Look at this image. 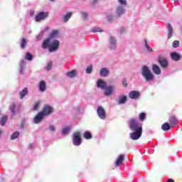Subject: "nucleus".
I'll return each instance as SVG.
<instances>
[{"label": "nucleus", "mask_w": 182, "mask_h": 182, "mask_svg": "<svg viewBox=\"0 0 182 182\" xmlns=\"http://www.w3.org/2000/svg\"><path fill=\"white\" fill-rule=\"evenodd\" d=\"M60 43L56 39H52L50 38H46L43 41L42 44L43 49H48L50 53H53L59 50Z\"/></svg>", "instance_id": "1"}, {"label": "nucleus", "mask_w": 182, "mask_h": 182, "mask_svg": "<svg viewBox=\"0 0 182 182\" xmlns=\"http://www.w3.org/2000/svg\"><path fill=\"white\" fill-rule=\"evenodd\" d=\"M141 73L142 77H144L146 82H150L154 79V75L151 73L150 68H149V66L147 65H144L141 68Z\"/></svg>", "instance_id": "2"}, {"label": "nucleus", "mask_w": 182, "mask_h": 182, "mask_svg": "<svg viewBox=\"0 0 182 182\" xmlns=\"http://www.w3.org/2000/svg\"><path fill=\"white\" fill-rule=\"evenodd\" d=\"M129 126L132 132H143V127L139 126V122L136 119H131L129 122Z\"/></svg>", "instance_id": "3"}, {"label": "nucleus", "mask_w": 182, "mask_h": 182, "mask_svg": "<svg viewBox=\"0 0 182 182\" xmlns=\"http://www.w3.org/2000/svg\"><path fill=\"white\" fill-rule=\"evenodd\" d=\"M73 144L74 146H80L82 144V138H80V132L74 133Z\"/></svg>", "instance_id": "4"}, {"label": "nucleus", "mask_w": 182, "mask_h": 182, "mask_svg": "<svg viewBox=\"0 0 182 182\" xmlns=\"http://www.w3.org/2000/svg\"><path fill=\"white\" fill-rule=\"evenodd\" d=\"M108 42L110 50H115L117 46V40L116 39V38H114L112 36H110Z\"/></svg>", "instance_id": "5"}, {"label": "nucleus", "mask_w": 182, "mask_h": 182, "mask_svg": "<svg viewBox=\"0 0 182 182\" xmlns=\"http://www.w3.org/2000/svg\"><path fill=\"white\" fill-rule=\"evenodd\" d=\"M49 16V13L41 11L38 13L36 17V22H40L41 21H45V19Z\"/></svg>", "instance_id": "6"}, {"label": "nucleus", "mask_w": 182, "mask_h": 182, "mask_svg": "<svg viewBox=\"0 0 182 182\" xmlns=\"http://www.w3.org/2000/svg\"><path fill=\"white\" fill-rule=\"evenodd\" d=\"M158 62L163 69H167L168 68V61H167V59L163 56H159L158 58Z\"/></svg>", "instance_id": "7"}, {"label": "nucleus", "mask_w": 182, "mask_h": 182, "mask_svg": "<svg viewBox=\"0 0 182 182\" xmlns=\"http://www.w3.org/2000/svg\"><path fill=\"white\" fill-rule=\"evenodd\" d=\"M97 114L101 120H106V111L103 107H98L97 109Z\"/></svg>", "instance_id": "8"}, {"label": "nucleus", "mask_w": 182, "mask_h": 182, "mask_svg": "<svg viewBox=\"0 0 182 182\" xmlns=\"http://www.w3.org/2000/svg\"><path fill=\"white\" fill-rule=\"evenodd\" d=\"M133 132L130 133V139L132 140H139L140 137H141V134H143V131H132Z\"/></svg>", "instance_id": "9"}, {"label": "nucleus", "mask_w": 182, "mask_h": 182, "mask_svg": "<svg viewBox=\"0 0 182 182\" xmlns=\"http://www.w3.org/2000/svg\"><path fill=\"white\" fill-rule=\"evenodd\" d=\"M104 95L105 96H110L113 95V92H114V85H109V86H106L105 88L104 89Z\"/></svg>", "instance_id": "10"}, {"label": "nucleus", "mask_w": 182, "mask_h": 182, "mask_svg": "<svg viewBox=\"0 0 182 182\" xmlns=\"http://www.w3.org/2000/svg\"><path fill=\"white\" fill-rule=\"evenodd\" d=\"M45 119V116L42 112H38L34 117L33 122L35 124H39Z\"/></svg>", "instance_id": "11"}, {"label": "nucleus", "mask_w": 182, "mask_h": 182, "mask_svg": "<svg viewBox=\"0 0 182 182\" xmlns=\"http://www.w3.org/2000/svg\"><path fill=\"white\" fill-rule=\"evenodd\" d=\"M41 113H43L44 116H49V114L53 113V107L49 105H46L41 111Z\"/></svg>", "instance_id": "12"}, {"label": "nucleus", "mask_w": 182, "mask_h": 182, "mask_svg": "<svg viewBox=\"0 0 182 182\" xmlns=\"http://www.w3.org/2000/svg\"><path fill=\"white\" fill-rule=\"evenodd\" d=\"M129 97L133 100H139L140 99V92L136 90L131 91L129 93Z\"/></svg>", "instance_id": "13"}, {"label": "nucleus", "mask_w": 182, "mask_h": 182, "mask_svg": "<svg viewBox=\"0 0 182 182\" xmlns=\"http://www.w3.org/2000/svg\"><path fill=\"white\" fill-rule=\"evenodd\" d=\"M107 86V82H106L105 80L102 79H99L97 81V87L98 89H102V90H105Z\"/></svg>", "instance_id": "14"}, {"label": "nucleus", "mask_w": 182, "mask_h": 182, "mask_svg": "<svg viewBox=\"0 0 182 182\" xmlns=\"http://www.w3.org/2000/svg\"><path fill=\"white\" fill-rule=\"evenodd\" d=\"M118 105H126L127 102V96L124 95H121L118 97V99L116 100Z\"/></svg>", "instance_id": "15"}, {"label": "nucleus", "mask_w": 182, "mask_h": 182, "mask_svg": "<svg viewBox=\"0 0 182 182\" xmlns=\"http://www.w3.org/2000/svg\"><path fill=\"white\" fill-rule=\"evenodd\" d=\"M26 69V61L25 60H21L19 63V73L20 75H23V70Z\"/></svg>", "instance_id": "16"}, {"label": "nucleus", "mask_w": 182, "mask_h": 182, "mask_svg": "<svg viewBox=\"0 0 182 182\" xmlns=\"http://www.w3.org/2000/svg\"><path fill=\"white\" fill-rule=\"evenodd\" d=\"M125 11L126 10H124V7H123L122 6H119L116 9L115 14L117 18H120V16H122V15H124Z\"/></svg>", "instance_id": "17"}, {"label": "nucleus", "mask_w": 182, "mask_h": 182, "mask_svg": "<svg viewBox=\"0 0 182 182\" xmlns=\"http://www.w3.org/2000/svg\"><path fill=\"white\" fill-rule=\"evenodd\" d=\"M169 124L171 127H175V126H177V124H178V120L175 116H172L169 118Z\"/></svg>", "instance_id": "18"}, {"label": "nucleus", "mask_w": 182, "mask_h": 182, "mask_svg": "<svg viewBox=\"0 0 182 182\" xmlns=\"http://www.w3.org/2000/svg\"><path fill=\"white\" fill-rule=\"evenodd\" d=\"M110 71L107 68H102L100 71V75L102 77H107Z\"/></svg>", "instance_id": "19"}, {"label": "nucleus", "mask_w": 182, "mask_h": 182, "mask_svg": "<svg viewBox=\"0 0 182 182\" xmlns=\"http://www.w3.org/2000/svg\"><path fill=\"white\" fill-rule=\"evenodd\" d=\"M9 110L11 113V117H15L16 116V104L15 102L10 105Z\"/></svg>", "instance_id": "20"}, {"label": "nucleus", "mask_w": 182, "mask_h": 182, "mask_svg": "<svg viewBox=\"0 0 182 182\" xmlns=\"http://www.w3.org/2000/svg\"><path fill=\"white\" fill-rule=\"evenodd\" d=\"M171 58L175 62H178L181 59V55L178 53L173 52L171 53Z\"/></svg>", "instance_id": "21"}, {"label": "nucleus", "mask_w": 182, "mask_h": 182, "mask_svg": "<svg viewBox=\"0 0 182 182\" xmlns=\"http://www.w3.org/2000/svg\"><path fill=\"white\" fill-rule=\"evenodd\" d=\"M152 70L155 75H161V69L156 64L152 65Z\"/></svg>", "instance_id": "22"}, {"label": "nucleus", "mask_w": 182, "mask_h": 182, "mask_svg": "<svg viewBox=\"0 0 182 182\" xmlns=\"http://www.w3.org/2000/svg\"><path fill=\"white\" fill-rule=\"evenodd\" d=\"M124 160V155L121 154L119 156V157L117 158V161H115V164L117 167H120V166H122V163H123Z\"/></svg>", "instance_id": "23"}, {"label": "nucleus", "mask_w": 182, "mask_h": 182, "mask_svg": "<svg viewBox=\"0 0 182 182\" xmlns=\"http://www.w3.org/2000/svg\"><path fill=\"white\" fill-rule=\"evenodd\" d=\"M167 29H168V39H170V38L173 37V26L171 23H168L167 25Z\"/></svg>", "instance_id": "24"}, {"label": "nucleus", "mask_w": 182, "mask_h": 182, "mask_svg": "<svg viewBox=\"0 0 182 182\" xmlns=\"http://www.w3.org/2000/svg\"><path fill=\"white\" fill-rule=\"evenodd\" d=\"M38 87L40 92H45L46 90V82L44 80L41 81Z\"/></svg>", "instance_id": "25"}, {"label": "nucleus", "mask_w": 182, "mask_h": 182, "mask_svg": "<svg viewBox=\"0 0 182 182\" xmlns=\"http://www.w3.org/2000/svg\"><path fill=\"white\" fill-rule=\"evenodd\" d=\"M28 88L25 87L23 90L19 92V96H20V99L22 100V99H23V97H25V96H26V95H28Z\"/></svg>", "instance_id": "26"}, {"label": "nucleus", "mask_w": 182, "mask_h": 182, "mask_svg": "<svg viewBox=\"0 0 182 182\" xmlns=\"http://www.w3.org/2000/svg\"><path fill=\"white\" fill-rule=\"evenodd\" d=\"M161 129L164 132H168L171 129V126L168 122H166L162 124Z\"/></svg>", "instance_id": "27"}, {"label": "nucleus", "mask_w": 182, "mask_h": 182, "mask_svg": "<svg viewBox=\"0 0 182 182\" xmlns=\"http://www.w3.org/2000/svg\"><path fill=\"white\" fill-rule=\"evenodd\" d=\"M144 46L146 52H153V48L150 47V44H149V41L146 39H144Z\"/></svg>", "instance_id": "28"}, {"label": "nucleus", "mask_w": 182, "mask_h": 182, "mask_svg": "<svg viewBox=\"0 0 182 182\" xmlns=\"http://www.w3.org/2000/svg\"><path fill=\"white\" fill-rule=\"evenodd\" d=\"M70 18H72V13L68 12L63 17V19L64 22H68Z\"/></svg>", "instance_id": "29"}, {"label": "nucleus", "mask_w": 182, "mask_h": 182, "mask_svg": "<svg viewBox=\"0 0 182 182\" xmlns=\"http://www.w3.org/2000/svg\"><path fill=\"white\" fill-rule=\"evenodd\" d=\"M8 122V115H4L0 119V124L1 126H5V123Z\"/></svg>", "instance_id": "30"}, {"label": "nucleus", "mask_w": 182, "mask_h": 182, "mask_svg": "<svg viewBox=\"0 0 182 182\" xmlns=\"http://www.w3.org/2000/svg\"><path fill=\"white\" fill-rule=\"evenodd\" d=\"M70 132V127H65L63 128L61 133L63 136H66L68 135V133H69Z\"/></svg>", "instance_id": "31"}, {"label": "nucleus", "mask_w": 182, "mask_h": 182, "mask_svg": "<svg viewBox=\"0 0 182 182\" xmlns=\"http://www.w3.org/2000/svg\"><path fill=\"white\" fill-rule=\"evenodd\" d=\"M93 136L92 135V133H90V132L89 131H86L84 133V138H85L86 140H90V139H92Z\"/></svg>", "instance_id": "32"}, {"label": "nucleus", "mask_w": 182, "mask_h": 182, "mask_svg": "<svg viewBox=\"0 0 182 182\" xmlns=\"http://www.w3.org/2000/svg\"><path fill=\"white\" fill-rule=\"evenodd\" d=\"M91 32H92V33H102L104 32L102 28H100L99 27H94L91 29Z\"/></svg>", "instance_id": "33"}, {"label": "nucleus", "mask_w": 182, "mask_h": 182, "mask_svg": "<svg viewBox=\"0 0 182 182\" xmlns=\"http://www.w3.org/2000/svg\"><path fill=\"white\" fill-rule=\"evenodd\" d=\"M76 75H77V73L75 70H72V71L68 72L66 73V76L68 77H75V76H76Z\"/></svg>", "instance_id": "34"}, {"label": "nucleus", "mask_w": 182, "mask_h": 182, "mask_svg": "<svg viewBox=\"0 0 182 182\" xmlns=\"http://www.w3.org/2000/svg\"><path fill=\"white\" fill-rule=\"evenodd\" d=\"M40 106H41V101L35 102L34 105L33 107V110H34V112H36V110L39 109Z\"/></svg>", "instance_id": "35"}, {"label": "nucleus", "mask_w": 182, "mask_h": 182, "mask_svg": "<svg viewBox=\"0 0 182 182\" xmlns=\"http://www.w3.org/2000/svg\"><path fill=\"white\" fill-rule=\"evenodd\" d=\"M24 58H25L26 60L31 61V60H33V55H32V54H31L30 53H26Z\"/></svg>", "instance_id": "36"}, {"label": "nucleus", "mask_w": 182, "mask_h": 182, "mask_svg": "<svg viewBox=\"0 0 182 182\" xmlns=\"http://www.w3.org/2000/svg\"><path fill=\"white\" fill-rule=\"evenodd\" d=\"M19 132H15L14 133H13L11 136V140H15V139H18V137H19Z\"/></svg>", "instance_id": "37"}, {"label": "nucleus", "mask_w": 182, "mask_h": 182, "mask_svg": "<svg viewBox=\"0 0 182 182\" xmlns=\"http://www.w3.org/2000/svg\"><path fill=\"white\" fill-rule=\"evenodd\" d=\"M26 48V38H23L21 42V48L25 49Z\"/></svg>", "instance_id": "38"}, {"label": "nucleus", "mask_w": 182, "mask_h": 182, "mask_svg": "<svg viewBox=\"0 0 182 182\" xmlns=\"http://www.w3.org/2000/svg\"><path fill=\"white\" fill-rule=\"evenodd\" d=\"M139 119L140 120V122H144V120H146V113H140L139 115Z\"/></svg>", "instance_id": "39"}, {"label": "nucleus", "mask_w": 182, "mask_h": 182, "mask_svg": "<svg viewBox=\"0 0 182 182\" xmlns=\"http://www.w3.org/2000/svg\"><path fill=\"white\" fill-rule=\"evenodd\" d=\"M53 65V63L52 61H50L49 63H48L46 67V70H50V69H52Z\"/></svg>", "instance_id": "40"}, {"label": "nucleus", "mask_w": 182, "mask_h": 182, "mask_svg": "<svg viewBox=\"0 0 182 182\" xmlns=\"http://www.w3.org/2000/svg\"><path fill=\"white\" fill-rule=\"evenodd\" d=\"M42 38H43V31H41L36 38V41H41Z\"/></svg>", "instance_id": "41"}, {"label": "nucleus", "mask_w": 182, "mask_h": 182, "mask_svg": "<svg viewBox=\"0 0 182 182\" xmlns=\"http://www.w3.org/2000/svg\"><path fill=\"white\" fill-rule=\"evenodd\" d=\"M92 70H93V67L92 65H89L86 68V73H87L88 75H90V73H92Z\"/></svg>", "instance_id": "42"}, {"label": "nucleus", "mask_w": 182, "mask_h": 182, "mask_svg": "<svg viewBox=\"0 0 182 182\" xmlns=\"http://www.w3.org/2000/svg\"><path fill=\"white\" fill-rule=\"evenodd\" d=\"M107 19L108 22H112L113 21V19H114V16H113L112 14H108L107 16Z\"/></svg>", "instance_id": "43"}, {"label": "nucleus", "mask_w": 182, "mask_h": 182, "mask_svg": "<svg viewBox=\"0 0 182 182\" xmlns=\"http://www.w3.org/2000/svg\"><path fill=\"white\" fill-rule=\"evenodd\" d=\"M173 48H178L180 46V41H174L172 44Z\"/></svg>", "instance_id": "44"}, {"label": "nucleus", "mask_w": 182, "mask_h": 182, "mask_svg": "<svg viewBox=\"0 0 182 182\" xmlns=\"http://www.w3.org/2000/svg\"><path fill=\"white\" fill-rule=\"evenodd\" d=\"M119 4L122 5V6H126L127 5V1L126 0H118Z\"/></svg>", "instance_id": "45"}, {"label": "nucleus", "mask_w": 182, "mask_h": 182, "mask_svg": "<svg viewBox=\"0 0 182 182\" xmlns=\"http://www.w3.org/2000/svg\"><path fill=\"white\" fill-rule=\"evenodd\" d=\"M119 32L121 35L126 33V28H124V27L119 28Z\"/></svg>", "instance_id": "46"}, {"label": "nucleus", "mask_w": 182, "mask_h": 182, "mask_svg": "<svg viewBox=\"0 0 182 182\" xmlns=\"http://www.w3.org/2000/svg\"><path fill=\"white\" fill-rule=\"evenodd\" d=\"M48 129L50 130V132H56V127H55L53 125H50Z\"/></svg>", "instance_id": "47"}, {"label": "nucleus", "mask_w": 182, "mask_h": 182, "mask_svg": "<svg viewBox=\"0 0 182 182\" xmlns=\"http://www.w3.org/2000/svg\"><path fill=\"white\" fill-rule=\"evenodd\" d=\"M75 112H76V113H81L82 112V108L80 106H77L75 107Z\"/></svg>", "instance_id": "48"}, {"label": "nucleus", "mask_w": 182, "mask_h": 182, "mask_svg": "<svg viewBox=\"0 0 182 182\" xmlns=\"http://www.w3.org/2000/svg\"><path fill=\"white\" fill-rule=\"evenodd\" d=\"M58 31H53L50 34L51 38H55V36H56V35H58Z\"/></svg>", "instance_id": "49"}, {"label": "nucleus", "mask_w": 182, "mask_h": 182, "mask_svg": "<svg viewBox=\"0 0 182 182\" xmlns=\"http://www.w3.org/2000/svg\"><path fill=\"white\" fill-rule=\"evenodd\" d=\"M81 15H82V18H83L84 19H86V18H87V16H88L87 12H82V13H81Z\"/></svg>", "instance_id": "50"}, {"label": "nucleus", "mask_w": 182, "mask_h": 182, "mask_svg": "<svg viewBox=\"0 0 182 182\" xmlns=\"http://www.w3.org/2000/svg\"><path fill=\"white\" fill-rule=\"evenodd\" d=\"M122 85H123V86H124L126 87L127 86V80L123 79L122 80Z\"/></svg>", "instance_id": "51"}, {"label": "nucleus", "mask_w": 182, "mask_h": 182, "mask_svg": "<svg viewBox=\"0 0 182 182\" xmlns=\"http://www.w3.org/2000/svg\"><path fill=\"white\" fill-rule=\"evenodd\" d=\"M97 1L98 0H92V5H96V4H97Z\"/></svg>", "instance_id": "52"}, {"label": "nucleus", "mask_w": 182, "mask_h": 182, "mask_svg": "<svg viewBox=\"0 0 182 182\" xmlns=\"http://www.w3.org/2000/svg\"><path fill=\"white\" fill-rule=\"evenodd\" d=\"M28 149H33V144H30L28 145Z\"/></svg>", "instance_id": "53"}, {"label": "nucleus", "mask_w": 182, "mask_h": 182, "mask_svg": "<svg viewBox=\"0 0 182 182\" xmlns=\"http://www.w3.org/2000/svg\"><path fill=\"white\" fill-rule=\"evenodd\" d=\"M167 182H174V180L171 178H168Z\"/></svg>", "instance_id": "54"}, {"label": "nucleus", "mask_w": 182, "mask_h": 182, "mask_svg": "<svg viewBox=\"0 0 182 182\" xmlns=\"http://www.w3.org/2000/svg\"><path fill=\"white\" fill-rule=\"evenodd\" d=\"M50 2H55V0H50Z\"/></svg>", "instance_id": "55"}, {"label": "nucleus", "mask_w": 182, "mask_h": 182, "mask_svg": "<svg viewBox=\"0 0 182 182\" xmlns=\"http://www.w3.org/2000/svg\"><path fill=\"white\" fill-rule=\"evenodd\" d=\"M175 1V2H178V0H174Z\"/></svg>", "instance_id": "56"}, {"label": "nucleus", "mask_w": 182, "mask_h": 182, "mask_svg": "<svg viewBox=\"0 0 182 182\" xmlns=\"http://www.w3.org/2000/svg\"><path fill=\"white\" fill-rule=\"evenodd\" d=\"M0 113H1V110H0Z\"/></svg>", "instance_id": "57"}]
</instances>
